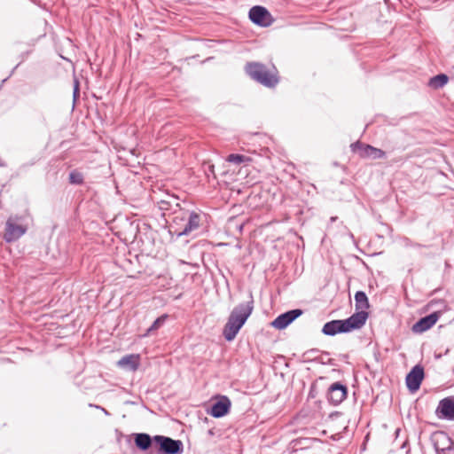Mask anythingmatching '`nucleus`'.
<instances>
[{"label": "nucleus", "mask_w": 454, "mask_h": 454, "mask_svg": "<svg viewBox=\"0 0 454 454\" xmlns=\"http://www.w3.org/2000/svg\"><path fill=\"white\" fill-rule=\"evenodd\" d=\"M253 309V299L248 301L239 303L234 307L223 331V334L226 340L231 341L235 339L241 327L252 314Z\"/></svg>", "instance_id": "f257e3e1"}, {"label": "nucleus", "mask_w": 454, "mask_h": 454, "mask_svg": "<svg viewBox=\"0 0 454 454\" xmlns=\"http://www.w3.org/2000/svg\"><path fill=\"white\" fill-rule=\"evenodd\" d=\"M368 317L367 312H356L345 320H333L323 326L322 332L325 335L333 336L339 333H348L361 328Z\"/></svg>", "instance_id": "f03ea898"}, {"label": "nucleus", "mask_w": 454, "mask_h": 454, "mask_svg": "<svg viewBox=\"0 0 454 454\" xmlns=\"http://www.w3.org/2000/svg\"><path fill=\"white\" fill-rule=\"evenodd\" d=\"M246 71L254 81L266 87H274L278 82L277 69L273 67L268 68L261 63H248L246 66Z\"/></svg>", "instance_id": "7ed1b4c3"}, {"label": "nucleus", "mask_w": 454, "mask_h": 454, "mask_svg": "<svg viewBox=\"0 0 454 454\" xmlns=\"http://www.w3.org/2000/svg\"><path fill=\"white\" fill-rule=\"evenodd\" d=\"M28 226L25 223L24 216L11 215L8 217L4 226V239L12 243L21 238L27 231Z\"/></svg>", "instance_id": "20e7f679"}, {"label": "nucleus", "mask_w": 454, "mask_h": 454, "mask_svg": "<svg viewBox=\"0 0 454 454\" xmlns=\"http://www.w3.org/2000/svg\"><path fill=\"white\" fill-rule=\"evenodd\" d=\"M153 440L156 454H182L184 451V444L180 440L163 435H155Z\"/></svg>", "instance_id": "39448f33"}, {"label": "nucleus", "mask_w": 454, "mask_h": 454, "mask_svg": "<svg viewBox=\"0 0 454 454\" xmlns=\"http://www.w3.org/2000/svg\"><path fill=\"white\" fill-rule=\"evenodd\" d=\"M249 19L256 25L269 27L273 22L271 14L262 6H254L249 11Z\"/></svg>", "instance_id": "423d86ee"}, {"label": "nucleus", "mask_w": 454, "mask_h": 454, "mask_svg": "<svg viewBox=\"0 0 454 454\" xmlns=\"http://www.w3.org/2000/svg\"><path fill=\"white\" fill-rule=\"evenodd\" d=\"M424 376V369L422 366L418 364L412 367L405 379L406 387L411 393H415L419 389Z\"/></svg>", "instance_id": "0eeeda50"}, {"label": "nucleus", "mask_w": 454, "mask_h": 454, "mask_svg": "<svg viewBox=\"0 0 454 454\" xmlns=\"http://www.w3.org/2000/svg\"><path fill=\"white\" fill-rule=\"evenodd\" d=\"M351 147L354 152L359 150L360 156L364 158H372L376 160L384 158L386 155L385 152L381 149L373 147L369 145H364L359 142L351 145Z\"/></svg>", "instance_id": "6e6552de"}, {"label": "nucleus", "mask_w": 454, "mask_h": 454, "mask_svg": "<svg viewBox=\"0 0 454 454\" xmlns=\"http://www.w3.org/2000/svg\"><path fill=\"white\" fill-rule=\"evenodd\" d=\"M302 314L301 309H292L286 313H283L277 317L271 323V325L278 330L285 329L294 320H295L298 317Z\"/></svg>", "instance_id": "1a4fd4ad"}, {"label": "nucleus", "mask_w": 454, "mask_h": 454, "mask_svg": "<svg viewBox=\"0 0 454 454\" xmlns=\"http://www.w3.org/2000/svg\"><path fill=\"white\" fill-rule=\"evenodd\" d=\"M441 314V311H434L430 315L420 318L417 323L413 325L412 331L416 333H422L427 331L436 324Z\"/></svg>", "instance_id": "9d476101"}, {"label": "nucleus", "mask_w": 454, "mask_h": 454, "mask_svg": "<svg viewBox=\"0 0 454 454\" xmlns=\"http://www.w3.org/2000/svg\"><path fill=\"white\" fill-rule=\"evenodd\" d=\"M347 387L340 382L332 384L328 389V399L334 404H340L347 397Z\"/></svg>", "instance_id": "9b49d317"}, {"label": "nucleus", "mask_w": 454, "mask_h": 454, "mask_svg": "<svg viewBox=\"0 0 454 454\" xmlns=\"http://www.w3.org/2000/svg\"><path fill=\"white\" fill-rule=\"evenodd\" d=\"M200 217L195 213H190L187 222L183 229H175L174 232L178 236L188 235L200 227Z\"/></svg>", "instance_id": "f8f14e48"}, {"label": "nucleus", "mask_w": 454, "mask_h": 454, "mask_svg": "<svg viewBox=\"0 0 454 454\" xmlns=\"http://www.w3.org/2000/svg\"><path fill=\"white\" fill-rule=\"evenodd\" d=\"M436 414L442 419H453L454 401L450 398L441 400L436 409Z\"/></svg>", "instance_id": "ddd939ff"}, {"label": "nucleus", "mask_w": 454, "mask_h": 454, "mask_svg": "<svg viewBox=\"0 0 454 454\" xmlns=\"http://www.w3.org/2000/svg\"><path fill=\"white\" fill-rule=\"evenodd\" d=\"M230 408L231 401L226 396H223L212 405L210 414L214 418H221L229 412Z\"/></svg>", "instance_id": "4468645a"}, {"label": "nucleus", "mask_w": 454, "mask_h": 454, "mask_svg": "<svg viewBox=\"0 0 454 454\" xmlns=\"http://www.w3.org/2000/svg\"><path fill=\"white\" fill-rule=\"evenodd\" d=\"M139 355H128L119 360L118 365L131 371H136L139 366Z\"/></svg>", "instance_id": "2eb2a0df"}, {"label": "nucleus", "mask_w": 454, "mask_h": 454, "mask_svg": "<svg viewBox=\"0 0 454 454\" xmlns=\"http://www.w3.org/2000/svg\"><path fill=\"white\" fill-rule=\"evenodd\" d=\"M135 443L142 450H148L152 445L154 447V440L149 434L140 433L135 435Z\"/></svg>", "instance_id": "dca6fc26"}, {"label": "nucleus", "mask_w": 454, "mask_h": 454, "mask_svg": "<svg viewBox=\"0 0 454 454\" xmlns=\"http://www.w3.org/2000/svg\"><path fill=\"white\" fill-rule=\"evenodd\" d=\"M355 301H356V309L357 310V312H366L365 310L368 309L370 307L367 295L363 291H357L356 293Z\"/></svg>", "instance_id": "f3484780"}, {"label": "nucleus", "mask_w": 454, "mask_h": 454, "mask_svg": "<svg viewBox=\"0 0 454 454\" xmlns=\"http://www.w3.org/2000/svg\"><path fill=\"white\" fill-rule=\"evenodd\" d=\"M226 161H228L230 163H233L235 165H240V164L247 165L249 162L252 161V159L250 157L243 155V154L231 153L227 156Z\"/></svg>", "instance_id": "a211bd4d"}, {"label": "nucleus", "mask_w": 454, "mask_h": 454, "mask_svg": "<svg viewBox=\"0 0 454 454\" xmlns=\"http://www.w3.org/2000/svg\"><path fill=\"white\" fill-rule=\"evenodd\" d=\"M449 81V78L444 74H437L429 80L428 85L434 89L442 88Z\"/></svg>", "instance_id": "6ab92c4d"}, {"label": "nucleus", "mask_w": 454, "mask_h": 454, "mask_svg": "<svg viewBox=\"0 0 454 454\" xmlns=\"http://www.w3.org/2000/svg\"><path fill=\"white\" fill-rule=\"evenodd\" d=\"M168 317V315H162L159 317L153 325L148 328L147 333L145 335L150 334L152 332L158 330L163 324L165 323L166 319Z\"/></svg>", "instance_id": "aec40b11"}, {"label": "nucleus", "mask_w": 454, "mask_h": 454, "mask_svg": "<svg viewBox=\"0 0 454 454\" xmlns=\"http://www.w3.org/2000/svg\"><path fill=\"white\" fill-rule=\"evenodd\" d=\"M69 182L73 184H82L83 183V175L77 170H74L69 174Z\"/></svg>", "instance_id": "412c9836"}, {"label": "nucleus", "mask_w": 454, "mask_h": 454, "mask_svg": "<svg viewBox=\"0 0 454 454\" xmlns=\"http://www.w3.org/2000/svg\"><path fill=\"white\" fill-rule=\"evenodd\" d=\"M80 96V90H79V82L78 80H74V92H73V98L74 101L75 102Z\"/></svg>", "instance_id": "4be33fe9"}, {"label": "nucleus", "mask_w": 454, "mask_h": 454, "mask_svg": "<svg viewBox=\"0 0 454 454\" xmlns=\"http://www.w3.org/2000/svg\"><path fill=\"white\" fill-rule=\"evenodd\" d=\"M336 218H337L336 216L335 217H331V221L333 222V221L336 220Z\"/></svg>", "instance_id": "5701e85b"}]
</instances>
